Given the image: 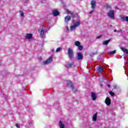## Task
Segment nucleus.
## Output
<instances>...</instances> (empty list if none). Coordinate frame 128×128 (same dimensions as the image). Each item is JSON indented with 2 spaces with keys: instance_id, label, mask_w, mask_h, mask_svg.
Returning a JSON list of instances; mask_svg holds the SVG:
<instances>
[{
  "instance_id": "nucleus-30",
  "label": "nucleus",
  "mask_w": 128,
  "mask_h": 128,
  "mask_svg": "<svg viewBox=\"0 0 128 128\" xmlns=\"http://www.w3.org/2000/svg\"><path fill=\"white\" fill-rule=\"evenodd\" d=\"M102 36V35H99L98 36L96 37V38L98 40V38H100Z\"/></svg>"
},
{
  "instance_id": "nucleus-36",
  "label": "nucleus",
  "mask_w": 128,
  "mask_h": 128,
  "mask_svg": "<svg viewBox=\"0 0 128 128\" xmlns=\"http://www.w3.org/2000/svg\"><path fill=\"white\" fill-rule=\"evenodd\" d=\"M101 86H102V84H100Z\"/></svg>"
},
{
  "instance_id": "nucleus-26",
  "label": "nucleus",
  "mask_w": 128,
  "mask_h": 128,
  "mask_svg": "<svg viewBox=\"0 0 128 128\" xmlns=\"http://www.w3.org/2000/svg\"><path fill=\"white\" fill-rule=\"evenodd\" d=\"M76 28V27L74 25L70 26V30H74Z\"/></svg>"
},
{
  "instance_id": "nucleus-8",
  "label": "nucleus",
  "mask_w": 128,
  "mask_h": 128,
  "mask_svg": "<svg viewBox=\"0 0 128 128\" xmlns=\"http://www.w3.org/2000/svg\"><path fill=\"white\" fill-rule=\"evenodd\" d=\"M91 6L92 10H94V8H96V0H92L91 2Z\"/></svg>"
},
{
  "instance_id": "nucleus-29",
  "label": "nucleus",
  "mask_w": 128,
  "mask_h": 128,
  "mask_svg": "<svg viewBox=\"0 0 128 128\" xmlns=\"http://www.w3.org/2000/svg\"><path fill=\"white\" fill-rule=\"evenodd\" d=\"M107 10H112V6H106Z\"/></svg>"
},
{
  "instance_id": "nucleus-31",
  "label": "nucleus",
  "mask_w": 128,
  "mask_h": 128,
  "mask_svg": "<svg viewBox=\"0 0 128 128\" xmlns=\"http://www.w3.org/2000/svg\"><path fill=\"white\" fill-rule=\"evenodd\" d=\"M16 128H20V124H16Z\"/></svg>"
},
{
  "instance_id": "nucleus-13",
  "label": "nucleus",
  "mask_w": 128,
  "mask_h": 128,
  "mask_svg": "<svg viewBox=\"0 0 128 128\" xmlns=\"http://www.w3.org/2000/svg\"><path fill=\"white\" fill-rule=\"evenodd\" d=\"M82 58H84V56H82V54L81 52H78V60H82Z\"/></svg>"
},
{
  "instance_id": "nucleus-14",
  "label": "nucleus",
  "mask_w": 128,
  "mask_h": 128,
  "mask_svg": "<svg viewBox=\"0 0 128 128\" xmlns=\"http://www.w3.org/2000/svg\"><path fill=\"white\" fill-rule=\"evenodd\" d=\"M97 70L99 74H102V70H104V69L102 68L101 66H99L98 67Z\"/></svg>"
},
{
  "instance_id": "nucleus-16",
  "label": "nucleus",
  "mask_w": 128,
  "mask_h": 128,
  "mask_svg": "<svg viewBox=\"0 0 128 128\" xmlns=\"http://www.w3.org/2000/svg\"><path fill=\"white\" fill-rule=\"evenodd\" d=\"M59 126L60 128H65L64 124V123H62V122L60 121Z\"/></svg>"
},
{
  "instance_id": "nucleus-32",
  "label": "nucleus",
  "mask_w": 128,
  "mask_h": 128,
  "mask_svg": "<svg viewBox=\"0 0 128 128\" xmlns=\"http://www.w3.org/2000/svg\"><path fill=\"white\" fill-rule=\"evenodd\" d=\"M94 12V10H92L89 12V14H92V12Z\"/></svg>"
},
{
  "instance_id": "nucleus-27",
  "label": "nucleus",
  "mask_w": 128,
  "mask_h": 128,
  "mask_svg": "<svg viewBox=\"0 0 128 128\" xmlns=\"http://www.w3.org/2000/svg\"><path fill=\"white\" fill-rule=\"evenodd\" d=\"M109 94L112 96H114V92H112V91H110Z\"/></svg>"
},
{
  "instance_id": "nucleus-15",
  "label": "nucleus",
  "mask_w": 128,
  "mask_h": 128,
  "mask_svg": "<svg viewBox=\"0 0 128 128\" xmlns=\"http://www.w3.org/2000/svg\"><path fill=\"white\" fill-rule=\"evenodd\" d=\"M98 116V112H96L94 114L92 117V120L94 122H96V118Z\"/></svg>"
},
{
  "instance_id": "nucleus-23",
  "label": "nucleus",
  "mask_w": 128,
  "mask_h": 128,
  "mask_svg": "<svg viewBox=\"0 0 128 128\" xmlns=\"http://www.w3.org/2000/svg\"><path fill=\"white\" fill-rule=\"evenodd\" d=\"M74 44L76 46H80V42L78 41H76L75 42Z\"/></svg>"
},
{
  "instance_id": "nucleus-38",
  "label": "nucleus",
  "mask_w": 128,
  "mask_h": 128,
  "mask_svg": "<svg viewBox=\"0 0 128 128\" xmlns=\"http://www.w3.org/2000/svg\"><path fill=\"white\" fill-rule=\"evenodd\" d=\"M52 52H54V50H52Z\"/></svg>"
},
{
  "instance_id": "nucleus-35",
  "label": "nucleus",
  "mask_w": 128,
  "mask_h": 128,
  "mask_svg": "<svg viewBox=\"0 0 128 128\" xmlns=\"http://www.w3.org/2000/svg\"><path fill=\"white\" fill-rule=\"evenodd\" d=\"M114 88H116V86H114Z\"/></svg>"
},
{
  "instance_id": "nucleus-6",
  "label": "nucleus",
  "mask_w": 128,
  "mask_h": 128,
  "mask_svg": "<svg viewBox=\"0 0 128 128\" xmlns=\"http://www.w3.org/2000/svg\"><path fill=\"white\" fill-rule=\"evenodd\" d=\"M52 57L50 56L49 58H48L47 60L43 62V64L44 66H46V64H50L51 62H52Z\"/></svg>"
},
{
  "instance_id": "nucleus-11",
  "label": "nucleus",
  "mask_w": 128,
  "mask_h": 128,
  "mask_svg": "<svg viewBox=\"0 0 128 128\" xmlns=\"http://www.w3.org/2000/svg\"><path fill=\"white\" fill-rule=\"evenodd\" d=\"M70 20H72V17L68 15L65 17L64 22H66V24H68V22Z\"/></svg>"
},
{
  "instance_id": "nucleus-4",
  "label": "nucleus",
  "mask_w": 128,
  "mask_h": 128,
  "mask_svg": "<svg viewBox=\"0 0 128 128\" xmlns=\"http://www.w3.org/2000/svg\"><path fill=\"white\" fill-rule=\"evenodd\" d=\"M67 14H70L72 18H76L78 16V14L74 12H70V10L67 11Z\"/></svg>"
},
{
  "instance_id": "nucleus-28",
  "label": "nucleus",
  "mask_w": 128,
  "mask_h": 128,
  "mask_svg": "<svg viewBox=\"0 0 128 128\" xmlns=\"http://www.w3.org/2000/svg\"><path fill=\"white\" fill-rule=\"evenodd\" d=\"M20 14L21 16H24V12H22V10H20Z\"/></svg>"
},
{
  "instance_id": "nucleus-1",
  "label": "nucleus",
  "mask_w": 128,
  "mask_h": 128,
  "mask_svg": "<svg viewBox=\"0 0 128 128\" xmlns=\"http://www.w3.org/2000/svg\"><path fill=\"white\" fill-rule=\"evenodd\" d=\"M67 86H70L72 88V91L74 94H76L78 92V89L74 86V84L72 83V82L70 80L67 81Z\"/></svg>"
},
{
  "instance_id": "nucleus-21",
  "label": "nucleus",
  "mask_w": 128,
  "mask_h": 128,
  "mask_svg": "<svg viewBox=\"0 0 128 128\" xmlns=\"http://www.w3.org/2000/svg\"><path fill=\"white\" fill-rule=\"evenodd\" d=\"M44 29H42L40 30V36L41 37H42L44 36Z\"/></svg>"
},
{
  "instance_id": "nucleus-24",
  "label": "nucleus",
  "mask_w": 128,
  "mask_h": 128,
  "mask_svg": "<svg viewBox=\"0 0 128 128\" xmlns=\"http://www.w3.org/2000/svg\"><path fill=\"white\" fill-rule=\"evenodd\" d=\"M78 48L79 50H84V46L82 45H80L78 46Z\"/></svg>"
},
{
  "instance_id": "nucleus-22",
  "label": "nucleus",
  "mask_w": 128,
  "mask_h": 128,
  "mask_svg": "<svg viewBox=\"0 0 128 128\" xmlns=\"http://www.w3.org/2000/svg\"><path fill=\"white\" fill-rule=\"evenodd\" d=\"M116 50H114V51H110L109 52V56H112V54H116Z\"/></svg>"
},
{
  "instance_id": "nucleus-3",
  "label": "nucleus",
  "mask_w": 128,
  "mask_h": 128,
  "mask_svg": "<svg viewBox=\"0 0 128 128\" xmlns=\"http://www.w3.org/2000/svg\"><path fill=\"white\" fill-rule=\"evenodd\" d=\"M68 54L70 60H72V58H74V51H72V48H69L68 49Z\"/></svg>"
},
{
  "instance_id": "nucleus-12",
  "label": "nucleus",
  "mask_w": 128,
  "mask_h": 128,
  "mask_svg": "<svg viewBox=\"0 0 128 128\" xmlns=\"http://www.w3.org/2000/svg\"><path fill=\"white\" fill-rule=\"evenodd\" d=\"M91 97L92 98V100H96V94L94 92L91 93Z\"/></svg>"
},
{
  "instance_id": "nucleus-9",
  "label": "nucleus",
  "mask_w": 128,
  "mask_h": 128,
  "mask_svg": "<svg viewBox=\"0 0 128 128\" xmlns=\"http://www.w3.org/2000/svg\"><path fill=\"white\" fill-rule=\"evenodd\" d=\"M25 38L26 40H31V38H32V34H26L25 36Z\"/></svg>"
},
{
  "instance_id": "nucleus-25",
  "label": "nucleus",
  "mask_w": 128,
  "mask_h": 128,
  "mask_svg": "<svg viewBox=\"0 0 128 128\" xmlns=\"http://www.w3.org/2000/svg\"><path fill=\"white\" fill-rule=\"evenodd\" d=\"M62 50V47H60L56 48V52H60Z\"/></svg>"
},
{
  "instance_id": "nucleus-33",
  "label": "nucleus",
  "mask_w": 128,
  "mask_h": 128,
  "mask_svg": "<svg viewBox=\"0 0 128 128\" xmlns=\"http://www.w3.org/2000/svg\"><path fill=\"white\" fill-rule=\"evenodd\" d=\"M118 32V30H116H116H114V32Z\"/></svg>"
},
{
  "instance_id": "nucleus-10",
  "label": "nucleus",
  "mask_w": 128,
  "mask_h": 128,
  "mask_svg": "<svg viewBox=\"0 0 128 128\" xmlns=\"http://www.w3.org/2000/svg\"><path fill=\"white\" fill-rule=\"evenodd\" d=\"M52 14L54 16H60V12L58 10H56L53 11Z\"/></svg>"
},
{
  "instance_id": "nucleus-34",
  "label": "nucleus",
  "mask_w": 128,
  "mask_h": 128,
  "mask_svg": "<svg viewBox=\"0 0 128 128\" xmlns=\"http://www.w3.org/2000/svg\"><path fill=\"white\" fill-rule=\"evenodd\" d=\"M108 88H110V84H108Z\"/></svg>"
},
{
  "instance_id": "nucleus-7",
  "label": "nucleus",
  "mask_w": 128,
  "mask_h": 128,
  "mask_svg": "<svg viewBox=\"0 0 128 128\" xmlns=\"http://www.w3.org/2000/svg\"><path fill=\"white\" fill-rule=\"evenodd\" d=\"M66 66L68 68H74V62H72L71 63H69V64H66Z\"/></svg>"
},
{
  "instance_id": "nucleus-37",
  "label": "nucleus",
  "mask_w": 128,
  "mask_h": 128,
  "mask_svg": "<svg viewBox=\"0 0 128 128\" xmlns=\"http://www.w3.org/2000/svg\"><path fill=\"white\" fill-rule=\"evenodd\" d=\"M110 26H112V25H110Z\"/></svg>"
},
{
  "instance_id": "nucleus-17",
  "label": "nucleus",
  "mask_w": 128,
  "mask_h": 128,
  "mask_svg": "<svg viewBox=\"0 0 128 128\" xmlns=\"http://www.w3.org/2000/svg\"><path fill=\"white\" fill-rule=\"evenodd\" d=\"M110 42V39L104 41L102 42V44L106 46V44H108V42Z\"/></svg>"
},
{
  "instance_id": "nucleus-5",
  "label": "nucleus",
  "mask_w": 128,
  "mask_h": 128,
  "mask_svg": "<svg viewBox=\"0 0 128 128\" xmlns=\"http://www.w3.org/2000/svg\"><path fill=\"white\" fill-rule=\"evenodd\" d=\"M105 104L108 106H110V104H112V100H110V97H106L105 100Z\"/></svg>"
},
{
  "instance_id": "nucleus-20",
  "label": "nucleus",
  "mask_w": 128,
  "mask_h": 128,
  "mask_svg": "<svg viewBox=\"0 0 128 128\" xmlns=\"http://www.w3.org/2000/svg\"><path fill=\"white\" fill-rule=\"evenodd\" d=\"M122 20V22H128V16H122L121 18Z\"/></svg>"
},
{
  "instance_id": "nucleus-18",
  "label": "nucleus",
  "mask_w": 128,
  "mask_h": 128,
  "mask_svg": "<svg viewBox=\"0 0 128 128\" xmlns=\"http://www.w3.org/2000/svg\"><path fill=\"white\" fill-rule=\"evenodd\" d=\"M121 50H122V52H126V54H128V50L126 48H121Z\"/></svg>"
},
{
  "instance_id": "nucleus-2",
  "label": "nucleus",
  "mask_w": 128,
  "mask_h": 128,
  "mask_svg": "<svg viewBox=\"0 0 128 128\" xmlns=\"http://www.w3.org/2000/svg\"><path fill=\"white\" fill-rule=\"evenodd\" d=\"M107 16L110 18H112V20H114V10H110L107 13Z\"/></svg>"
},
{
  "instance_id": "nucleus-19",
  "label": "nucleus",
  "mask_w": 128,
  "mask_h": 128,
  "mask_svg": "<svg viewBox=\"0 0 128 128\" xmlns=\"http://www.w3.org/2000/svg\"><path fill=\"white\" fill-rule=\"evenodd\" d=\"M80 21L78 20V21H77L76 23H74V25L76 28H78V26H80Z\"/></svg>"
}]
</instances>
